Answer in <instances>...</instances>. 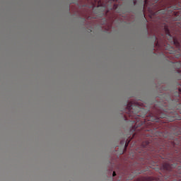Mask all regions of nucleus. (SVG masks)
<instances>
[{
  "label": "nucleus",
  "mask_w": 181,
  "mask_h": 181,
  "mask_svg": "<svg viewBox=\"0 0 181 181\" xmlns=\"http://www.w3.org/2000/svg\"><path fill=\"white\" fill-rule=\"evenodd\" d=\"M117 8H118V5L115 4V5H114V8H115V9H117Z\"/></svg>",
  "instance_id": "obj_3"
},
{
  "label": "nucleus",
  "mask_w": 181,
  "mask_h": 181,
  "mask_svg": "<svg viewBox=\"0 0 181 181\" xmlns=\"http://www.w3.org/2000/svg\"><path fill=\"white\" fill-rule=\"evenodd\" d=\"M163 168H164V169H166L167 170H170V165H169V163H165L163 165Z\"/></svg>",
  "instance_id": "obj_2"
},
{
  "label": "nucleus",
  "mask_w": 181,
  "mask_h": 181,
  "mask_svg": "<svg viewBox=\"0 0 181 181\" xmlns=\"http://www.w3.org/2000/svg\"><path fill=\"white\" fill-rule=\"evenodd\" d=\"M151 4H152L151 2V0H144V8H146V6H148V5H151Z\"/></svg>",
  "instance_id": "obj_1"
},
{
  "label": "nucleus",
  "mask_w": 181,
  "mask_h": 181,
  "mask_svg": "<svg viewBox=\"0 0 181 181\" xmlns=\"http://www.w3.org/2000/svg\"><path fill=\"white\" fill-rule=\"evenodd\" d=\"M113 176H116L117 175V174L115 173V172H113Z\"/></svg>",
  "instance_id": "obj_5"
},
{
  "label": "nucleus",
  "mask_w": 181,
  "mask_h": 181,
  "mask_svg": "<svg viewBox=\"0 0 181 181\" xmlns=\"http://www.w3.org/2000/svg\"><path fill=\"white\" fill-rule=\"evenodd\" d=\"M127 146H128V143L125 144L124 148H127Z\"/></svg>",
  "instance_id": "obj_4"
},
{
  "label": "nucleus",
  "mask_w": 181,
  "mask_h": 181,
  "mask_svg": "<svg viewBox=\"0 0 181 181\" xmlns=\"http://www.w3.org/2000/svg\"><path fill=\"white\" fill-rule=\"evenodd\" d=\"M110 1H113V2H115V1H118V0H110Z\"/></svg>",
  "instance_id": "obj_6"
}]
</instances>
